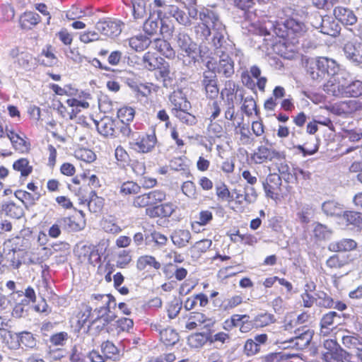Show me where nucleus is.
I'll use <instances>...</instances> for the list:
<instances>
[{
  "instance_id": "1",
  "label": "nucleus",
  "mask_w": 362,
  "mask_h": 362,
  "mask_svg": "<svg viewBox=\"0 0 362 362\" xmlns=\"http://www.w3.org/2000/svg\"><path fill=\"white\" fill-rule=\"evenodd\" d=\"M199 18L202 25H199L197 30V34L199 35L203 39L208 40L211 35V29L214 31V36L211 38L212 46L223 48L225 46V40L226 39L225 26L219 21L217 15L210 10H206L199 13Z\"/></svg>"
},
{
  "instance_id": "2",
  "label": "nucleus",
  "mask_w": 362,
  "mask_h": 362,
  "mask_svg": "<svg viewBox=\"0 0 362 362\" xmlns=\"http://www.w3.org/2000/svg\"><path fill=\"white\" fill-rule=\"evenodd\" d=\"M275 34L286 40V42L296 45L304 37L307 29L305 25L293 18H288L284 23L274 25Z\"/></svg>"
},
{
  "instance_id": "3",
  "label": "nucleus",
  "mask_w": 362,
  "mask_h": 362,
  "mask_svg": "<svg viewBox=\"0 0 362 362\" xmlns=\"http://www.w3.org/2000/svg\"><path fill=\"white\" fill-rule=\"evenodd\" d=\"M228 42L227 39L225 40V46L223 48L216 47L211 45V47L209 48V51L214 50V53L218 55L220 58L218 64L216 67L217 71L219 74H222L226 77H230L234 74V64L233 62L226 54L228 50Z\"/></svg>"
},
{
  "instance_id": "4",
  "label": "nucleus",
  "mask_w": 362,
  "mask_h": 362,
  "mask_svg": "<svg viewBox=\"0 0 362 362\" xmlns=\"http://www.w3.org/2000/svg\"><path fill=\"white\" fill-rule=\"evenodd\" d=\"M329 111L339 116L347 117L362 110V102L356 100L339 101L329 107Z\"/></svg>"
},
{
  "instance_id": "5",
  "label": "nucleus",
  "mask_w": 362,
  "mask_h": 362,
  "mask_svg": "<svg viewBox=\"0 0 362 362\" xmlns=\"http://www.w3.org/2000/svg\"><path fill=\"white\" fill-rule=\"evenodd\" d=\"M177 47L187 56L195 59L198 54V48L189 36L184 33H179L175 37Z\"/></svg>"
},
{
  "instance_id": "6",
  "label": "nucleus",
  "mask_w": 362,
  "mask_h": 362,
  "mask_svg": "<svg viewBox=\"0 0 362 362\" xmlns=\"http://www.w3.org/2000/svg\"><path fill=\"white\" fill-rule=\"evenodd\" d=\"M313 334L314 332L312 329L307 325H303L294 331L295 336L289 341L293 343L297 349L302 350L310 344Z\"/></svg>"
},
{
  "instance_id": "7",
  "label": "nucleus",
  "mask_w": 362,
  "mask_h": 362,
  "mask_svg": "<svg viewBox=\"0 0 362 362\" xmlns=\"http://www.w3.org/2000/svg\"><path fill=\"white\" fill-rule=\"evenodd\" d=\"M281 179L279 174H269L266 182L264 184V188L268 197L276 200L279 199L281 194Z\"/></svg>"
},
{
  "instance_id": "8",
  "label": "nucleus",
  "mask_w": 362,
  "mask_h": 362,
  "mask_svg": "<svg viewBox=\"0 0 362 362\" xmlns=\"http://www.w3.org/2000/svg\"><path fill=\"white\" fill-rule=\"evenodd\" d=\"M157 139L155 133L146 134L130 143L132 148L137 152L146 153L155 147Z\"/></svg>"
},
{
  "instance_id": "9",
  "label": "nucleus",
  "mask_w": 362,
  "mask_h": 362,
  "mask_svg": "<svg viewBox=\"0 0 362 362\" xmlns=\"http://www.w3.org/2000/svg\"><path fill=\"white\" fill-rule=\"evenodd\" d=\"M57 222L65 229L70 231H79L86 226V221L82 211H80L78 214L75 216L59 218Z\"/></svg>"
},
{
  "instance_id": "10",
  "label": "nucleus",
  "mask_w": 362,
  "mask_h": 362,
  "mask_svg": "<svg viewBox=\"0 0 362 362\" xmlns=\"http://www.w3.org/2000/svg\"><path fill=\"white\" fill-rule=\"evenodd\" d=\"M335 95L356 98L362 95V81H354L347 86L338 85L337 90H332Z\"/></svg>"
},
{
  "instance_id": "11",
  "label": "nucleus",
  "mask_w": 362,
  "mask_h": 362,
  "mask_svg": "<svg viewBox=\"0 0 362 362\" xmlns=\"http://www.w3.org/2000/svg\"><path fill=\"white\" fill-rule=\"evenodd\" d=\"M96 29L103 35L110 37H117L122 32L120 23L110 20L98 22Z\"/></svg>"
},
{
  "instance_id": "12",
  "label": "nucleus",
  "mask_w": 362,
  "mask_h": 362,
  "mask_svg": "<svg viewBox=\"0 0 362 362\" xmlns=\"http://www.w3.org/2000/svg\"><path fill=\"white\" fill-rule=\"evenodd\" d=\"M346 57L352 62L362 63V43L357 41H349L344 47Z\"/></svg>"
},
{
  "instance_id": "13",
  "label": "nucleus",
  "mask_w": 362,
  "mask_h": 362,
  "mask_svg": "<svg viewBox=\"0 0 362 362\" xmlns=\"http://www.w3.org/2000/svg\"><path fill=\"white\" fill-rule=\"evenodd\" d=\"M91 303L94 305V313L100 310H106L108 308H115L116 303L114 298L109 294H93Z\"/></svg>"
},
{
  "instance_id": "14",
  "label": "nucleus",
  "mask_w": 362,
  "mask_h": 362,
  "mask_svg": "<svg viewBox=\"0 0 362 362\" xmlns=\"http://www.w3.org/2000/svg\"><path fill=\"white\" fill-rule=\"evenodd\" d=\"M117 124L115 120L105 117L96 123L98 132L104 136H114L116 135Z\"/></svg>"
},
{
  "instance_id": "15",
  "label": "nucleus",
  "mask_w": 362,
  "mask_h": 362,
  "mask_svg": "<svg viewBox=\"0 0 362 362\" xmlns=\"http://www.w3.org/2000/svg\"><path fill=\"white\" fill-rule=\"evenodd\" d=\"M333 14L336 19L344 25H353L357 22V17L354 11L344 6H336Z\"/></svg>"
},
{
  "instance_id": "16",
  "label": "nucleus",
  "mask_w": 362,
  "mask_h": 362,
  "mask_svg": "<svg viewBox=\"0 0 362 362\" xmlns=\"http://www.w3.org/2000/svg\"><path fill=\"white\" fill-rule=\"evenodd\" d=\"M316 66L320 74L317 73L316 78L321 77L322 75L325 74L328 75H334L336 73V64L332 59H329L327 57H319L316 61ZM312 77L315 78L314 72L311 73Z\"/></svg>"
},
{
  "instance_id": "17",
  "label": "nucleus",
  "mask_w": 362,
  "mask_h": 362,
  "mask_svg": "<svg viewBox=\"0 0 362 362\" xmlns=\"http://www.w3.org/2000/svg\"><path fill=\"white\" fill-rule=\"evenodd\" d=\"M357 247V243L350 238H344L337 241L331 242L327 249L332 252H345L354 250Z\"/></svg>"
},
{
  "instance_id": "18",
  "label": "nucleus",
  "mask_w": 362,
  "mask_h": 362,
  "mask_svg": "<svg viewBox=\"0 0 362 362\" xmlns=\"http://www.w3.org/2000/svg\"><path fill=\"white\" fill-rule=\"evenodd\" d=\"M351 262L349 255L334 254L326 260L325 264L329 269L335 271L349 265Z\"/></svg>"
},
{
  "instance_id": "19",
  "label": "nucleus",
  "mask_w": 362,
  "mask_h": 362,
  "mask_svg": "<svg viewBox=\"0 0 362 362\" xmlns=\"http://www.w3.org/2000/svg\"><path fill=\"white\" fill-rule=\"evenodd\" d=\"M151 327L159 332L160 340L166 346L174 345L179 340L178 333L172 328L160 329V325H151Z\"/></svg>"
},
{
  "instance_id": "20",
  "label": "nucleus",
  "mask_w": 362,
  "mask_h": 362,
  "mask_svg": "<svg viewBox=\"0 0 362 362\" xmlns=\"http://www.w3.org/2000/svg\"><path fill=\"white\" fill-rule=\"evenodd\" d=\"M170 238L173 243L180 248L187 245L192 236L188 230L176 229L172 233Z\"/></svg>"
},
{
  "instance_id": "21",
  "label": "nucleus",
  "mask_w": 362,
  "mask_h": 362,
  "mask_svg": "<svg viewBox=\"0 0 362 362\" xmlns=\"http://www.w3.org/2000/svg\"><path fill=\"white\" fill-rule=\"evenodd\" d=\"M151 44L156 49L165 57L173 58L175 56V52L166 40L158 38L151 42Z\"/></svg>"
},
{
  "instance_id": "22",
  "label": "nucleus",
  "mask_w": 362,
  "mask_h": 362,
  "mask_svg": "<svg viewBox=\"0 0 362 362\" xmlns=\"http://www.w3.org/2000/svg\"><path fill=\"white\" fill-rule=\"evenodd\" d=\"M66 105L70 110L69 119H74L76 115L81 112V109H87L89 103L86 101H81L76 98H69L66 101ZM69 115V114H66Z\"/></svg>"
},
{
  "instance_id": "23",
  "label": "nucleus",
  "mask_w": 362,
  "mask_h": 362,
  "mask_svg": "<svg viewBox=\"0 0 362 362\" xmlns=\"http://www.w3.org/2000/svg\"><path fill=\"white\" fill-rule=\"evenodd\" d=\"M339 315L334 311H329L325 314L320 320V334L327 336L330 333V327L333 325L334 319Z\"/></svg>"
},
{
  "instance_id": "24",
  "label": "nucleus",
  "mask_w": 362,
  "mask_h": 362,
  "mask_svg": "<svg viewBox=\"0 0 362 362\" xmlns=\"http://www.w3.org/2000/svg\"><path fill=\"white\" fill-rule=\"evenodd\" d=\"M349 354L342 349H337L332 351H326L322 355L325 362H345Z\"/></svg>"
},
{
  "instance_id": "25",
  "label": "nucleus",
  "mask_w": 362,
  "mask_h": 362,
  "mask_svg": "<svg viewBox=\"0 0 362 362\" xmlns=\"http://www.w3.org/2000/svg\"><path fill=\"white\" fill-rule=\"evenodd\" d=\"M160 267V263L158 262L154 257L151 255L141 256L137 261V268L139 270L146 269L147 267H152L158 270Z\"/></svg>"
},
{
  "instance_id": "26",
  "label": "nucleus",
  "mask_w": 362,
  "mask_h": 362,
  "mask_svg": "<svg viewBox=\"0 0 362 362\" xmlns=\"http://www.w3.org/2000/svg\"><path fill=\"white\" fill-rule=\"evenodd\" d=\"M111 308H106V310H100L95 313L97 316L91 324L100 322L103 326H105L114 321L116 318V315L111 311Z\"/></svg>"
},
{
  "instance_id": "27",
  "label": "nucleus",
  "mask_w": 362,
  "mask_h": 362,
  "mask_svg": "<svg viewBox=\"0 0 362 362\" xmlns=\"http://www.w3.org/2000/svg\"><path fill=\"white\" fill-rule=\"evenodd\" d=\"M17 335L19 344L31 349L37 347V339L31 332H22L18 333Z\"/></svg>"
},
{
  "instance_id": "28",
  "label": "nucleus",
  "mask_w": 362,
  "mask_h": 362,
  "mask_svg": "<svg viewBox=\"0 0 362 362\" xmlns=\"http://www.w3.org/2000/svg\"><path fill=\"white\" fill-rule=\"evenodd\" d=\"M235 93L237 94L238 90L235 91V84L232 81H227L225 83L224 88L221 90V95L222 98L228 104L233 103Z\"/></svg>"
},
{
  "instance_id": "29",
  "label": "nucleus",
  "mask_w": 362,
  "mask_h": 362,
  "mask_svg": "<svg viewBox=\"0 0 362 362\" xmlns=\"http://www.w3.org/2000/svg\"><path fill=\"white\" fill-rule=\"evenodd\" d=\"M151 44L150 39L143 35L136 36L129 40V46L137 52L146 49Z\"/></svg>"
},
{
  "instance_id": "30",
  "label": "nucleus",
  "mask_w": 362,
  "mask_h": 362,
  "mask_svg": "<svg viewBox=\"0 0 362 362\" xmlns=\"http://www.w3.org/2000/svg\"><path fill=\"white\" fill-rule=\"evenodd\" d=\"M104 205V199L101 197H98L95 191H91L89 194V201L88 206L89 210L93 213L100 211Z\"/></svg>"
},
{
  "instance_id": "31",
  "label": "nucleus",
  "mask_w": 362,
  "mask_h": 362,
  "mask_svg": "<svg viewBox=\"0 0 362 362\" xmlns=\"http://www.w3.org/2000/svg\"><path fill=\"white\" fill-rule=\"evenodd\" d=\"M163 62V58H158L151 52H146L142 58V64L148 70H155L158 67V64Z\"/></svg>"
},
{
  "instance_id": "32",
  "label": "nucleus",
  "mask_w": 362,
  "mask_h": 362,
  "mask_svg": "<svg viewBox=\"0 0 362 362\" xmlns=\"http://www.w3.org/2000/svg\"><path fill=\"white\" fill-rule=\"evenodd\" d=\"M168 11L180 24L185 26H189L192 24L189 17L187 16L185 11L180 10L177 6H170Z\"/></svg>"
},
{
  "instance_id": "33",
  "label": "nucleus",
  "mask_w": 362,
  "mask_h": 362,
  "mask_svg": "<svg viewBox=\"0 0 362 362\" xmlns=\"http://www.w3.org/2000/svg\"><path fill=\"white\" fill-rule=\"evenodd\" d=\"M132 14L136 20L143 19L146 17V3L144 0H132Z\"/></svg>"
},
{
  "instance_id": "34",
  "label": "nucleus",
  "mask_w": 362,
  "mask_h": 362,
  "mask_svg": "<svg viewBox=\"0 0 362 362\" xmlns=\"http://www.w3.org/2000/svg\"><path fill=\"white\" fill-rule=\"evenodd\" d=\"M173 113L178 118L182 123L187 125H193L196 123V117L192 114L181 110L180 106L179 107H175L173 109Z\"/></svg>"
},
{
  "instance_id": "35",
  "label": "nucleus",
  "mask_w": 362,
  "mask_h": 362,
  "mask_svg": "<svg viewBox=\"0 0 362 362\" xmlns=\"http://www.w3.org/2000/svg\"><path fill=\"white\" fill-rule=\"evenodd\" d=\"M272 157V152L269 148L265 146H260L254 152L251 158L256 163H262Z\"/></svg>"
},
{
  "instance_id": "36",
  "label": "nucleus",
  "mask_w": 362,
  "mask_h": 362,
  "mask_svg": "<svg viewBox=\"0 0 362 362\" xmlns=\"http://www.w3.org/2000/svg\"><path fill=\"white\" fill-rule=\"evenodd\" d=\"M321 31L325 34L335 36L339 32V26L333 20L323 19L321 23Z\"/></svg>"
},
{
  "instance_id": "37",
  "label": "nucleus",
  "mask_w": 362,
  "mask_h": 362,
  "mask_svg": "<svg viewBox=\"0 0 362 362\" xmlns=\"http://www.w3.org/2000/svg\"><path fill=\"white\" fill-rule=\"evenodd\" d=\"M13 168L15 170L21 172V175L24 177H27L33 170V167L26 158H21L15 161Z\"/></svg>"
},
{
  "instance_id": "38",
  "label": "nucleus",
  "mask_w": 362,
  "mask_h": 362,
  "mask_svg": "<svg viewBox=\"0 0 362 362\" xmlns=\"http://www.w3.org/2000/svg\"><path fill=\"white\" fill-rule=\"evenodd\" d=\"M190 320H194L199 327L203 328H209L214 325V321L206 317L201 313H192L189 317Z\"/></svg>"
},
{
  "instance_id": "39",
  "label": "nucleus",
  "mask_w": 362,
  "mask_h": 362,
  "mask_svg": "<svg viewBox=\"0 0 362 362\" xmlns=\"http://www.w3.org/2000/svg\"><path fill=\"white\" fill-rule=\"evenodd\" d=\"M134 110L127 106L121 107L117 112L118 118L120 119L121 122L123 123L132 122L134 117Z\"/></svg>"
},
{
  "instance_id": "40",
  "label": "nucleus",
  "mask_w": 362,
  "mask_h": 362,
  "mask_svg": "<svg viewBox=\"0 0 362 362\" xmlns=\"http://www.w3.org/2000/svg\"><path fill=\"white\" fill-rule=\"evenodd\" d=\"M342 344L348 349L358 350L362 345V338L358 336H344Z\"/></svg>"
},
{
  "instance_id": "41",
  "label": "nucleus",
  "mask_w": 362,
  "mask_h": 362,
  "mask_svg": "<svg viewBox=\"0 0 362 362\" xmlns=\"http://www.w3.org/2000/svg\"><path fill=\"white\" fill-rule=\"evenodd\" d=\"M140 189V186L136 182L128 181L121 185L119 192L123 195H130L138 194Z\"/></svg>"
},
{
  "instance_id": "42",
  "label": "nucleus",
  "mask_w": 362,
  "mask_h": 362,
  "mask_svg": "<svg viewBox=\"0 0 362 362\" xmlns=\"http://www.w3.org/2000/svg\"><path fill=\"white\" fill-rule=\"evenodd\" d=\"M52 255V250L47 247L42 248L37 254H33L29 259L31 264H37L43 262Z\"/></svg>"
},
{
  "instance_id": "43",
  "label": "nucleus",
  "mask_w": 362,
  "mask_h": 362,
  "mask_svg": "<svg viewBox=\"0 0 362 362\" xmlns=\"http://www.w3.org/2000/svg\"><path fill=\"white\" fill-rule=\"evenodd\" d=\"M101 349L104 356L108 358H115L119 354L118 349L110 341L103 342L101 345Z\"/></svg>"
},
{
  "instance_id": "44",
  "label": "nucleus",
  "mask_w": 362,
  "mask_h": 362,
  "mask_svg": "<svg viewBox=\"0 0 362 362\" xmlns=\"http://www.w3.org/2000/svg\"><path fill=\"white\" fill-rule=\"evenodd\" d=\"M75 157L86 163H91L95 160V154L91 150L80 148L75 151Z\"/></svg>"
},
{
  "instance_id": "45",
  "label": "nucleus",
  "mask_w": 362,
  "mask_h": 362,
  "mask_svg": "<svg viewBox=\"0 0 362 362\" xmlns=\"http://www.w3.org/2000/svg\"><path fill=\"white\" fill-rule=\"evenodd\" d=\"M160 23H161V20L148 18L144 24V30L149 35H154L159 30Z\"/></svg>"
},
{
  "instance_id": "46",
  "label": "nucleus",
  "mask_w": 362,
  "mask_h": 362,
  "mask_svg": "<svg viewBox=\"0 0 362 362\" xmlns=\"http://www.w3.org/2000/svg\"><path fill=\"white\" fill-rule=\"evenodd\" d=\"M344 218L347 224H352L359 226L362 223V214L356 211H346L344 214Z\"/></svg>"
},
{
  "instance_id": "47",
  "label": "nucleus",
  "mask_w": 362,
  "mask_h": 362,
  "mask_svg": "<svg viewBox=\"0 0 362 362\" xmlns=\"http://www.w3.org/2000/svg\"><path fill=\"white\" fill-rule=\"evenodd\" d=\"M15 196L17 199L21 200L22 202H34L35 200L38 199L40 197V194L32 195L30 193L23 191V190H17L15 192Z\"/></svg>"
},
{
  "instance_id": "48",
  "label": "nucleus",
  "mask_w": 362,
  "mask_h": 362,
  "mask_svg": "<svg viewBox=\"0 0 362 362\" xmlns=\"http://www.w3.org/2000/svg\"><path fill=\"white\" fill-rule=\"evenodd\" d=\"M157 71L156 73V77H160L161 79H163L164 81L170 78V66L168 63L163 62H161V64H158V67L156 69Z\"/></svg>"
},
{
  "instance_id": "49",
  "label": "nucleus",
  "mask_w": 362,
  "mask_h": 362,
  "mask_svg": "<svg viewBox=\"0 0 362 362\" xmlns=\"http://www.w3.org/2000/svg\"><path fill=\"white\" fill-rule=\"evenodd\" d=\"M23 25L26 26V23L30 25H35L40 21V16L34 12H25L22 16Z\"/></svg>"
},
{
  "instance_id": "50",
  "label": "nucleus",
  "mask_w": 362,
  "mask_h": 362,
  "mask_svg": "<svg viewBox=\"0 0 362 362\" xmlns=\"http://www.w3.org/2000/svg\"><path fill=\"white\" fill-rule=\"evenodd\" d=\"M273 322V316L270 314L264 313L257 315L254 320L255 325L258 327H265Z\"/></svg>"
},
{
  "instance_id": "51",
  "label": "nucleus",
  "mask_w": 362,
  "mask_h": 362,
  "mask_svg": "<svg viewBox=\"0 0 362 362\" xmlns=\"http://www.w3.org/2000/svg\"><path fill=\"white\" fill-rule=\"evenodd\" d=\"M308 144V142H306L303 145H297L294 148L298 149L304 157L313 155L318 151L319 146L317 144H315L312 147H307Z\"/></svg>"
},
{
  "instance_id": "52",
  "label": "nucleus",
  "mask_w": 362,
  "mask_h": 362,
  "mask_svg": "<svg viewBox=\"0 0 362 362\" xmlns=\"http://www.w3.org/2000/svg\"><path fill=\"white\" fill-rule=\"evenodd\" d=\"M212 245L209 239H203L196 242L191 247V250L198 252H205Z\"/></svg>"
},
{
  "instance_id": "53",
  "label": "nucleus",
  "mask_w": 362,
  "mask_h": 362,
  "mask_svg": "<svg viewBox=\"0 0 362 362\" xmlns=\"http://www.w3.org/2000/svg\"><path fill=\"white\" fill-rule=\"evenodd\" d=\"M242 301L243 298L241 296H235L230 298L225 299L221 303V307L223 310H230L240 305Z\"/></svg>"
},
{
  "instance_id": "54",
  "label": "nucleus",
  "mask_w": 362,
  "mask_h": 362,
  "mask_svg": "<svg viewBox=\"0 0 362 362\" xmlns=\"http://www.w3.org/2000/svg\"><path fill=\"white\" fill-rule=\"evenodd\" d=\"M182 192L188 197L196 198V187L192 181H186L182 185Z\"/></svg>"
},
{
  "instance_id": "55",
  "label": "nucleus",
  "mask_w": 362,
  "mask_h": 362,
  "mask_svg": "<svg viewBox=\"0 0 362 362\" xmlns=\"http://www.w3.org/2000/svg\"><path fill=\"white\" fill-rule=\"evenodd\" d=\"M175 208L176 206L170 202L158 205L160 217H170L175 211Z\"/></svg>"
},
{
  "instance_id": "56",
  "label": "nucleus",
  "mask_w": 362,
  "mask_h": 362,
  "mask_svg": "<svg viewBox=\"0 0 362 362\" xmlns=\"http://www.w3.org/2000/svg\"><path fill=\"white\" fill-rule=\"evenodd\" d=\"M13 148L21 152H25L28 150L29 144L18 134L14 137V140L11 141Z\"/></svg>"
},
{
  "instance_id": "57",
  "label": "nucleus",
  "mask_w": 362,
  "mask_h": 362,
  "mask_svg": "<svg viewBox=\"0 0 362 362\" xmlns=\"http://www.w3.org/2000/svg\"><path fill=\"white\" fill-rule=\"evenodd\" d=\"M132 260L129 252L126 250L120 252L117 258V266L119 268L125 267Z\"/></svg>"
},
{
  "instance_id": "58",
  "label": "nucleus",
  "mask_w": 362,
  "mask_h": 362,
  "mask_svg": "<svg viewBox=\"0 0 362 362\" xmlns=\"http://www.w3.org/2000/svg\"><path fill=\"white\" fill-rule=\"evenodd\" d=\"M206 337L202 334H195L188 339L189 344L194 347L202 346L206 341Z\"/></svg>"
},
{
  "instance_id": "59",
  "label": "nucleus",
  "mask_w": 362,
  "mask_h": 362,
  "mask_svg": "<svg viewBox=\"0 0 362 362\" xmlns=\"http://www.w3.org/2000/svg\"><path fill=\"white\" fill-rule=\"evenodd\" d=\"M101 226L106 232L117 233L120 231L119 227L110 219H103Z\"/></svg>"
},
{
  "instance_id": "60",
  "label": "nucleus",
  "mask_w": 362,
  "mask_h": 362,
  "mask_svg": "<svg viewBox=\"0 0 362 362\" xmlns=\"http://www.w3.org/2000/svg\"><path fill=\"white\" fill-rule=\"evenodd\" d=\"M339 0H312L314 6L319 9L328 10L337 3Z\"/></svg>"
},
{
  "instance_id": "61",
  "label": "nucleus",
  "mask_w": 362,
  "mask_h": 362,
  "mask_svg": "<svg viewBox=\"0 0 362 362\" xmlns=\"http://www.w3.org/2000/svg\"><path fill=\"white\" fill-rule=\"evenodd\" d=\"M170 168L176 171L184 170L187 167L185 158L177 157L172 159L170 162Z\"/></svg>"
},
{
  "instance_id": "62",
  "label": "nucleus",
  "mask_w": 362,
  "mask_h": 362,
  "mask_svg": "<svg viewBox=\"0 0 362 362\" xmlns=\"http://www.w3.org/2000/svg\"><path fill=\"white\" fill-rule=\"evenodd\" d=\"M42 57L45 58L42 59V63L47 66H52L57 64V59L55 55L49 49L43 50Z\"/></svg>"
},
{
  "instance_id": "63",
  "label": "nucleus",
  "mask_w": 362,
  "mask_h": 362,
  "mask_svg": "<svg viewBox=\"0 0 362 362\" xmlns=\"http://www.w3.org/2000/svg\"><path fill=\"white\" fill-rule=\"evenodd\" d=\"M80 40L83 43H89L99 40V35L94 31H88L81 33Z\"/></svg>"
},
{
  "instance_id": "64",
  "label": "nucleus",
  "mask_w": 362,
  "mask_h": 362,
  "mask_svg": "<svg viewBox=\"0 0 362 362\" xmlns=\"http://www.w3.org/2000/svg\"><path fill=\"white\" fill-rule=\"evenodd\" d=\"M213 219V214L210 211L204 210L200 211L199 214V221L196 223L200 226H205Z\"/></svg>"
}]
</instances>
